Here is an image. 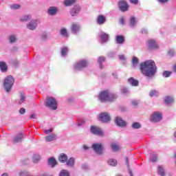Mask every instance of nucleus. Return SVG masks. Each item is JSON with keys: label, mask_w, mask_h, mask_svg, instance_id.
<instances>
[{"label": "nucleus", "mask_w": 176, "mask_h": 176, "mask_svg": "<svg viewBox=\"0 0 176 176\" xmlns=\"http://www.w3.org/2000/svg\"><path fill=\"white\" fill-rule=\"evenodd\" d=\"M140 69L142 75L147 78H152L157 72V67L153 60H148L140 63Z\"/></svg>", "instance_id": "f257e3e1"}, {"label": "nucleus", "mask_w": 176, "mask_h": 176, "mask_svg": "<svg viewBox=\"0 0 176 176\" xmlns=\"http://www.w3.org/2000/svg\"><path fill=\"white\" fill-rule=\"evenodd\" d=\"M98 98L102 102H112L118 98V96L113 94H110L109 90H104L99 94Z\"/></svg>", "instance_id": "f03ea898"}, {"label": "nucleus", "mask_w": 176, "mask_h": 176, "mask_svg": "<svg viewBox=\"0 0 176 176\" xmlns=\"http://www.w3.org/2000/svg\"><path fill=\"white\" fill-rule=\"evenodd\" d=\"M45 105L47 108H50V109L56 111L57 109V100L53 97L47 96L45 101Z\"/></svg>", "instance_id": "7ed1b4c3"}, {"label": "nucleus", "mask_w": 176, "mask_h": 176, "mask_svg": "<svg viewBox=\"0 0 176 176\" xmlns=\"http://www.w3.org/2000/svg\"><path fill=\"white\" fill-rule=\"evenodd\" d=\"M14 83V78L12 76H8L4 81V87L6 91H9L12 90V87H13V84Z\"/></svg>", "instance_id": "20e7f679"}, {"label": "nucleus", "mask_w": 176, "mask_h": 176, "mask_svg": "<svg viewBox=\"0 0 176 176\" xmlns=\"http://www.w3.org/2000/svg\"><path fill=\"white\" fill-rule=\"evenodd\" d=\"M91 133L95 135H98L99 137H102L104 135V132L100 129V127L97 126H91Z\"/></svg>", "instance_id": "39448f33"}, {"label": "nucleus", "mask_w": 176, "mask_h": 176, "mask_svg": "<svg viewBox=\"0 0 176 176\" xmlns=\"http://www.w3.org/2000/svg\"><path fill=\"white\" fill-rule=\"evenodd\" d=\"M98 119L102 123H108L111 120V116L108 113H101Z\"/></svg>", "instance_id": "423d86ee"}, {"label": "nucleus", "mask_w": 176, "mask_h": 176, "mask_svg": "<svg viewBox=\"0 0 176 176\" xmlns=\"http://www.w3.org/2000/svg\"><path fill=\"white\" fill-rule=\"evenodd\" d=\"M118 8L121 12H127L129 10V4L125 0H120L118 2Z\"/></svg>", "instance_id": "0eeeda50"}, {"label": "nucleus", "mask_w": 176, "mask_h": 176, "mask_svg": "<svg viewBox=\"0 0 176 176\" xmlns=\"http://www.w3.org/2000/svg\"><path fill=\"white\" fill-rule=\"evenodd\" d=\"M162 113L160 112H155L153 115H151L150 118L151 122L156 123L157 122H160L162 120Z\"/></svg>", "instance_id": "6e6552de"}, {"label": "nucleus", "mask_w": 176, "mask_h": 176, "mask_svg": "<svg viewBox=\"0 0 176 176\" xmlns=\"http://www.w3.org/2000/svg\"><path fill=\"white\" fill-rule=\"evenodd\" d=\"M92 148L94 151H95V152L98 153V155H102L104 146H102V144L95 143L92 144Z\"/></svg>", "instance_id": "1a4fd4ad"}, {"label": "nucleus", "mask_w": 176, "mask_h": 176, "mask_svg": "<svg viewBox=\"0 0 176 176\" xmlns=\"http://www.w3.org/2000/svg\"><path fill=\"white\" fill-rule=\"evenodd\" d=\"M87 60H80L74 65V69L76 71H80L82 68H86V67H87Z\"/></svg>", "instance_id": "9d476101"}, {"label": "nucleus", "mask_w": 176, "mask_h": 176, "mask_svg": "<svg viewBox=\"0 0 176 176\" xmlns=\"http://www.w3.org/2000/svg\"><path fill=\"white\" fill-rule=\"evenodd\" d=\"M147 46L149 50H152V49H159V45L156 43L155 40H148L147 41Z\"/></svg>", "instance_id": "9b49d317"}, {"label": "nucleus", "mask_w": 176, "mask_h": 176, "mask_svg": "<svg viewBox=\"0 0 176 176\" xmlns=\"http://www.w3.org/2000/svg\"><path fill=\"white\" fill-rule=\"evenodd\" d=\"M115 122L117 126H119V127H124V126H126V122L123 121V120H122V118L120 117H117Z\"/></svg>", "instance_id": "f8f14e48"}, {"label": "nucleus", "mask_w": 176, "mask_h": 176, "mask_svg": "<svg viewBox=\"0 0 176 176\" xmlns=\"http://www.w3.org/2000/svg\"><path fill=\"white\" fill-rule=\"evenodd\" d=\"M79 12H80V8H79V6H76L72 9V10L70 11V14L72 16H76V14H79Z\"/></svg>", "instance_id": "ddd939ff"}, {"label": "nucleus", "mask_w": 176, "mask_h": 176, "mask_svg": "<svg viewBox=\"0 0 176 176\" xmlns=\"http://www.w3.org/2000/svg\"><path fill=\"white\" fill-rule=\"evenodd\" d=\"M58 160L61 163H66L67 160H68V156L65 153H60L58 157Z\"/></svg>", "instance_id": "4468645a"}, {"label": "nucleus", "mask_w": 176, "mask_h": 176, "mask_svg": "<svg viewBox=\"0 0 176 176\" xmlns=\"http://www.w3.org/2000/svg\"><path fill=\"white\" fill-rule=\"evenodd\" d=\"M116 43L118 45H122L124 43V36L122 35H117L116 38Z\"/></svg>", "instance_id": "2eb2a0df"}, {"label": "nucleus", "mask_w": 176, "mask_h": 176, "mask_svg": "<svg viewBox=\"0 0 176 176\" xmlns=\"http://www.w3.org/2000/svg\"><path fill=\"white\" fill-rule=\"evenodd\" d=\"M48 165L50 166V167H55V166H57V161H56L55 157H51L48 160Z\"/></svg>", "instance_id": "dca6fc26"}, {"label": "nucleus", "mask_w": 176, "mask_h": 176, "mask_svg": "<svg viewBox=\"0 0 176 176\" xmlns=\"http://www.w3.org/2000/svg\"><path fill=\"white\" fill-rule=\"evenodd\" d=\"M0 69H1L2 72H6V71H8V65L6 64V62H0Z\"/></svg>", "instance_id": "f3484780"}, {"label": "nucleus", "mask_w": 176, "mask_h": 176, "mask_svg": "<svg viewBox=\"0 0 176 176\" xmlns=\"http://www.w3.org/2000/svg\"><path fill=\"white\" fill-rule=\"evenodd\" d=\"M128 82L129 83H130V85H131L132 86H135L137 87L138 86V80H135L134 78L131 77L130 78L128 79Z\"/></svg>", "instance_id": "a211bd4d"}, {"label": "nucleus", "mask_w": 176, "mask_h": 176, "mask_svg": "<svg viewBox=\"0 0 176 176\" xmlns=\"http://www.w3.org/2000/svg\"><path fill=\"white\" fill-rule=\"evenodd\" d=\"M57 13V8L56 7H50L48 9V14L50 16H54Z\"/></svg>", "instance_id": "6ab92c4d"}, {"label": "nucleus", "mask_w": 176, "mask_h": 176, "mask_svg": "<svg viewBox=\"0 0 176 176\" xmlns=\"http://www.w3.org/2000/svg\"><path fill=\"white\" fill-rule=\"evenodd\" d=\"M55 140H56V134L54 133H52L45 137V141H47V142H50L52 141H54Z\"/></svg>", "instance_id": "aec40b11"}, {"label": "nucleus", "mask_w": 176, "mask_h": 176, "mask_svg": "<svg viewBox=\"0 0 176 176\" xmlns=\"http://www.w3.org/2000/svg\"><path fill=\"white\" fill-rule=\"evenodd\" d=\"M66 164L68 167L74 166V164H75V158L71 157L68 160H67Z\"/></svg>", "instance_id": "412c9836"}, {"label": "nucleus", "mask_w": 176, "mask_h": 176, "mask_svg": "<svg viewBox=\"0 0 176 176\" xmlns=\"http://www.w3.org/2000/svg\"><path fill=\"white\" fill-rule=\"evenodd\" d=\"M100 38L102 39V42L105 43L108 42V39H109V36L107 33L102 32L100 35Z\"/></svg>", "instance_id": "4be33fe9"}, {"label": "nucleus", "mask_w": 176, "mask_h": 176, "mask_svg": "<svg viewBox=\"0 0 176 176\" xmlns=\"http://www.w3.org/2000/svg\"><path fill=\"white\" fill-rule=\"evenodd\" d=\"M23 133H19L18 136L15 137L13 140V142L17 144V142H21L23 140Z\"/></svg>", "instance_id": "5701e85b"}, {"label": "nucleus", "mask_w": 176, "mask_h": 176, "mask_svg": "<svg viewBox=\"0 0 176 176\" xmlns=\"http://www.w3.org/2000/svg\"><path fill=\"white\" fill-rule=\"evenodd\" d=\"M164 102L165 104H173L174 102V98H171V96H166L164 98Z\"/></svg>", "instance_id": "b1692460"}, {"label": "nucleus", "mask_w": 176, "mask_h": 176, "mask_svg": "<svg viewBox=\"0 0 176 176\" xmlns=\"http://www.w3.org/2000/svg\"><path fill=\"white\" fill-rule=\"evenodd\" d=\"M107 164H109V166H112L113 167H115V166H117L118 164V161H116V160L110 159L107 161Z\"/></svg>", "instance_id": "393cba45"}, {"label": "nucleus", "mask_w": 176, "mask_h": 176, "mask_svg": "<svg viewBox=\"0 0 176 176\" xmlns=\"http://www.w3.org/2000/svg\"><path fill=\"white\" fill-rule=\"evenodd\" d=\"M60 34L63 38H67L68 36V32L67 31V29H65V28H62L60 30Z\"/></svg>", "instance_id": "a878e982"}, {"label": "nucleus", "mask_w": 176, "mask_h": 176, "mask_svg": "<svg viewBox=\"0 0 176 176\" xmlns=\"http://www.w3.org/2000/svg\"><path fill=\"white\" fill-rule=\"evenodd\" d=\"M76 2V0H65L64 1L65 6H71V5H74Z\"/></svg>", "instance_id": "bb28decb"}, {"label": "nucleus", "mask_w": 176, "mask_h": 176, "mask_svg": "<svg viewBox=\"0 0 176 176\" xmlns=\"http://www.w3.org/2000/svg\"><path fill=\"white\" fill-rule=\"evenodd\" d=\"M79 31V25H76V24H74L72 26V32L73 34H76V32H78Z\"/></svg>", "instance_id": "cd10ccee"}, {"label": "nucleus", "mask_w": 176, "mask_h": 176, "mask_svg": "<svg viewBox=\"0 0 176 176\" xmlns=\"http://www.w3.org/2000/svg\"><path fill=\"white\" fill-rule=\"evenodd\" d=\"M98 23H105L107 21V19L104 16V15H99L97 19Z\"/></svg>", "instance_id": "c85d7f7f"}, {"label": "nucleus", "mask_w": 176, "mask_h": 176, "mask_svg": "<svg viewBox=\"0 0 176 176\" xmlns=\"http://www.w3.org/2000/svg\"><path fill=\"white\" fill-rule=\"evenodd\" d=\"M111 148L114 151V152H118V151H120V147L116 144H111Z\"/></svg>", "instance_id": "c756f323"}, {"label": "nucleus", "mask_w": 176, "mask_h": 176, "mask_svg": "<svg viewBox=\"0 0 176 176\" xmlns=\"http://www.w3.org/2000/svg\"><path fill=\"white\" fill-rule=\"evenodd\" d=\"M36 23H30L27 25V28L28 30H35L36 28Z\"/></svg>", "instance_id": "7c9ffc66"}, {"label": "nucleus", "mask_w": 176, "mask_h": 176, "mask_svg": "<svg viewBox=\"0 0 176 176\" xmlns=\"http://www.w3.org/2000/svg\"><path fill=\"white\" fill-rule=\"evenodd\" d=\"M29 20H31V15H24L20 20L22 22H27Z\"/></svg>", "instance_id": "2f4dec72"}, {"label": "nucleus", "mask_w": 176, "mask_h": 176, "mask_svg": "<svg viewBox=\"0 0 176 176\" xmlns=\"http://www.w3.org/2000/svg\"><path fill=\"white\" fill-rule=\"evenodd\" d=\"M171 74H173V72H168L166 70L163 72L162 76L164 78H170Z\"/></svg>", "instance_id": "473e14b6"}, {"label": "nucleus", "mask_w": 176, "mask_h": 176, "mask_svg": "<svg viewBox=\"0 0 176 176\" xmlns=\"http://www.w3.org/2000/svg\"><path fill=\"white\" fill-rule=\"evenodd\" d=\"M59 176H69V172L67 170H62L59 173Z\"/></svg>", "instance_id": "72a5a7b5"}, {"label": "nucleus", "mask_w": 176, "mask_h": 176, "mask_svg": "<svg viewBox=\"0 0 176 176\" xmlns=\"http://www.w3.org/2000/svg\"><path fill=\"white\" fill-rule=\"evenodd\" d=\"M158 174H160L161 176L166 175V173H164V169L162 166H158Z\"/></svg>", "instance_id": "f704fd0d"}, {"label": "nucleus", "mask_w": 176, "mask_h": 176, "mask_svg": "<svg viewBox=\"0 0 176 176\" xmlns=\"http://www.w3.org/2000/svg\"><path fill=\"white\" fill-rule=\"evenodd\" d=\"M132 128L137 129H140L141 128V124H140V122H133L132 124Z\"/></svg>", "instance_id": "c9c22d12"}, {"label": "nucleus", "mask_w": 176, "mask_h": 176, "mask_svg": "<svg viewBox=\"0 0 176 176\" xmlns=\"http://www.w3.org/2000/svg\"><path fill=\"white\" fill-rule=\"evenodd\" d=\"M67 53H68V48H67V47L62 48L61 56H63V57H64V56H65L67 54Z\"/></svg>", "instance_id": "e433bc0d"}, {"label": "nucleus", "mask_w": 176, "mask_h": 176, "mask_svg": "<svg viewBox=\"0 0 176 176\" xmlns=\"http://www.w3.org/2000/svg\"><path fill=\"white\" fill-rule=\"evenodd\" d=\"M105 62V57L104 56H99L98 59V63L99 64H102V63Z\"/></svg>", "instance_id": "4c0bfd02"}, {"label": "nucleus", "mask_w": 176, "mask_h": 176, "mask_svg": "<svg viewBox=\"0 0 176 176\" xmlns=\"http://www.w3.org/2000/svg\"><path fill=\"white\" fill-rule=\"evenodd\" d=\"M138 63H139L138 58L133 56L132 58V63L133 64V65H137Z\"/></svg>", "instance_id": "58836bf2"}, {"label": "nucleus", "mask_w": 176, "mask_h": 176, "mask_svg": "<svg viewBox=\"0 0 176 176\" xmlns=\"http://www.w3.org/2000/svg\"><path fill=\"white\" fill-rule=\"evenodd\" d=\"M25 101V96L23 93H21V100H19V104H23Z\"/></svg>", "instance_id": "ea45409f"}, {"label": "nucleus", "mask_w": 176, "mask_h": 176, "mask_svg": "<svg viewBox=\"0 0 176 176\" xmlns=\"http://www.w3.org/2000/svg\"><path fill=\"white\" fill-rule=\"evenodd\" d=\"M11 9H20V8H21V5H19V4H12L11 6H10Z\"/></svg>", "instance_id": "a19ab883"}, {"label": "nucleus", "mask_w": 176, "mask_h": 176, "mask_svg": "<svg viewBox=\"0 0 176 176\" xmlns=\"http://www.w3.org/2000/svg\"><path fill=\"white\" fill-rule=\"evenodd\" d=\"M9 39H10V43H14V42H16V36L13 35L10 36Z\"/></svg>", "instance_id": "79ce46f5"}, {"label": "nucleus", "mask_w": 176, "mask_h": 176, "mask_svg": "<svg viewBox=\"0 0 176 176\" xmlns=\"http://www.w3.org/2000/svg\"><path fill=\"white\" fill-rule=\"evenodd\" d=\"M138 20L137 19V17L135 16H131L130 18V23H137Z\"/></svg>", "instance_id": "37998d69"}, {"label": "nucleus", "mask_w": 176, "mask_h": 176, "mask_svg": "<svg viewBox=\"0 0 176 176\" xmlns=\"http://www.w3.org/2000/svg\"><path fill=\"white\" fill-rule=\"evenodd\" d=\"M122 94H129V89L127 88H122Z\"/></svg>", "instance_id": "c03bdc74"}, {"label": "nucleus", "mask_w": 176, "mask_h": 176, "mask_svg": "<svg viewBox=\"0 0 176 176\" xmlns=\"http://www.w3.org/2000/svg\"><path fill=\"white\" fill-rule=\"evenodd\" d=\"M155 96H157V92L156 91H151L150 92V97H153Z\"/></svg>", "instance_id": "a18cd8bd"}, {"label": "nucleus", "mask_w": 176, "mask_h": 176, "mask_svg": "<svg viewBox=\"0 0 176 176\" xmlns=\"http://www.w3.org/2000/svg\"><path fill=\"white\" fill-rule=\"evenodd\" d=\"M19 113L21 115H24L25 113V109L24 108H21L19 109Z\"/></svg>", "instance_id": "49530a36"}, {"label": "nucleus", "mask_w": 176, "mask_h": 176, "mask_svg": "<svg viewBox=\"0 0 176 176\" xmlns=\"http://www.w3.org/2000/svg\"><path fill=\"white\" fill-rule=\"evenodd\" d=\"M53 131V128H51L50 129H45L44 132L45 134H50V133H52Z\"/></svg>", "instance_id": "de8ad7c7"}, {"label": "nucleus", "mask_w": 176, "mask_h": 176, "mask_svg": "<svg viewBox=\"0 0 176 176\" xmlns=\"http://www.w3.org/2000/svg\"><path fill=\"white\" fill-rule=\"evenodd\" d=\"M119 59L121 60L122 61H124V60H126V57L124 56V55H119Z\"/></svg>", "instance_id": "09e8293b"}, {"label": "nucleus", "mask_w": 176, "mask_h": 176, "mask_svg": "<svg viewBox=\"0 0 176 176\" xmlns=\"http://www.w3.org/2000/svg\"><path fill=\"white\" fill-rule=\"evenodd\" d=\"M132 105L133 107H137L138 105V101H137V100L132 101Z\"/></svg>", "instance_id": "8fccbe9b"}, {"label": "nucleus", "mask_w": 176, "mask_h": 176, "mask_svg": "<svg viewBox=\"0 0 176 176\" xmlns=\"http://www.w3.org/2000/svg\"><path fill=\"white\" fill-rule=\"evenodd\" d=\"M160 3H167V2H170V0H158Z\"/></svg>", "instance_id": "3c124183"}, {"label": "nucleus", "mask_w": 176, "mask_h": 176, "mask_svg": "<svg viewBox=\"0 0 176 176\" xmlns=\"http://www.w3.org/2000/svg\"><path fill=\"white\" fill-rule=\"evenodd\" d=\"M130 2L133 5H137V3H138V0H130Z\"/></svg>", "instance_id": "603ef678"}, {"label": "nucleus", "mask_w": 176, "mask_h": 176, "mask_svg": "<svg viewBox=\"0 0 176 176\" xmlns=\"http://www.w3.org/2000/svg\"><path fill=\"white\" fill-rule=\"evenodd\" d=\"M120 23H124V16H121L120 18Z\"/></svg>", "instance_id": "864d4df0"}, {"label": "nucleus", "mask_w": 176, "mask_h": 176, "mask_svg": "<svg viewBox=\"0 0 176 176\" xmlns=\"http://www.w3.org/2000/svg\"><path fill=\"white\" fill-rule=\"evenodd\" d=\"M157 159V157L155 155H154V158H152L151 160V162H153V163H155V162H156Z\"/></svg>", "instance_id": "5fc2aeb1"}, {"label": "nucleus", "mask_w": 176, "mask_h": 176, "mask_svg": "<svg viewBox=\"0 0 176 176\" xmlns=\"http://www.w3.org/2000/svg\"><path fill=\"white\" fill-rule=\"evenodd\" d=\"M36 115L35 114H32L30 116V119H36Z\"/></svg>", "instance_id": "6e6d98bb"}, {"label": "nucleus", "mask_w": 176, "mask_h": 176, "mask_svg": "<svg viewBox=\"0 0 176 176\" xmlns=\"http://www.w3.org/2000/svg\"><path fill=\"white\" fill-rule=\"evenodd\" d=\"M173 70L174 71V72H176V64H175V65L173 66Z\"/></svg>", "instance_id": "4d7b16f0"}, {"label": "nucleus", "mask_w": 176, "mask_h": 176, "mask_svg": "<svg viewBox=\"0 0 176 176\" xmlns=\"http://www.w3.org/2000/svg\"><path fill=\"white\" fill-rule=\"evenodd\" d=\"M99 65H100V68L101 69H102V68H104V65H102V63H99Z\"/></svg>", "instance_id": "13d9d810"}, {"label": "nucleus", "mask_w": 176, "mask_h": 176, "mask_svg": "<svg viewBox=\"0 0 176 176\" xmlns=\"http://www.w3.org/2000/svg\"><path fill=\"white\" fill-rule=\"evenodd\" d=\"M125 160H126L127 165L129 166V157H125Z\"/></svg>", "instance_id": "bf43d9fd"}, {"label": "nucleus", "mask_w": 176, "mask_h": 176, "mask_svg": "<svg viewBox=\"0 0 176 176\" xmlns=\"http://www.w3.org/2000/svg\"><path fill=\"white\" fill-rule=\"evenodd\" d=\"M168 54H170V56H173L174 54L173 52H168Z\"/></svg>", "instance_id": "052dcab7"}, {"label": "nucleus", "mask_w": 176, "mask_h": 176, "mask_svg": "<svg viewBox=\"0 0 176 176\" xmlns=\"http://www.w3.org/2000/svg\"><path fill=\"white\" fill-rule=\"evenodd\" d=\"M84 149H89V147L86 145L83 146Z\"/></svg>", "instance_id": "680f3d73"}, {"label": "nucleus", "mask_w": 176, "mask_h": 176, "mask_svg": "<svg viewBox=\"0 0 176 176\" xmlns=\"http://www.w3.org/2000/svg\"><path fill=\"white\" fill-rule=\"evenodd\" d=\"M129 174L131 176H133V172H131V170L129 171Z\"/></svg>", "instance_id": "e2e57ef3"}, {"label": "nucleus", "mask_w": 176, "mask_h": 176, "mask_svg": "<svg viewBox=\"0 0 176 176\" xmlns=\"http://www.w3.org/2000/svg\"><path fill=\"white\" fill-rule=\"evenodd\" d=\"M131 27H134V23H131Z\"/></svg>", "instance_id": "0e129e2a"}, {"label": "nucleus", "mask_w": 176, "mask_h": 176, "mask_svg": "<svg viewBox=\"0 0 176 176\" xmlns=\"http://www.w3.org/2000/svg\"><path fill=\"white\" fill-rule=\"evenodd\" d=\"M20 175H23V173H20Z\"/></svg>", "instance_id": "69168bd1"}]
</instances>
